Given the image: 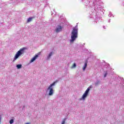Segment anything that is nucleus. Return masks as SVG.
<instances>
[{"label":"nucleus","mask_w":124,"mask_h":124,"mask_svg":"<svg viewBox=\"0 0 124 124\" xmlns=\"http://www.w3.org/2000/svg\"><path fill=\"white\" fill-rule=\"evenodd\" d=\"M77 37H78V25H77L73 29L71 32L70 42L72 43L74 42Z\"/></svg>","instance_id":"obj_1"},{"label":"nucleus","mask_w":124,"mask_h":124,"mask_svg":"<svg viewBox=\"0 0 124 124\" xmlns=\"http://www.w3.org/2000/svg\"><path fill=\"white\" fill-rule=\"evenodd\" d=\"M56 82H54L52 84H51L48 87L47 90L49 91V95H53V94L54 93V90L53 89V86H55L56 84Z\"/></svg>","instance_id":"obj_2"},{"label":"nucleus","mask_w":124,"mask_h":124,"mask_svg":"<svg viewBox=\"0 0 124 124\" xmlns=\"http://www.w3.org/2000/svg\"><path fill=\"white\" fill-rule=\"evenodd\" d=\"M24 50H25V48H20L19 50L16 52L13 62H14V61H16V60H17V59H18V58H19V57H20V56L23 54V51Z\"/></svg>","instance_id":"obj_3"},{"label":"nucleus","mask_w":124,"mask_h":124,"mask_svg":"<svg viewBox=\"0 0 124 124\" xmlns=\"http://www.w3.org/2000/svg\"><path fill=\"white\" fill-rule=\"evenodd\" d=\"M89 92H90V88H87V89L85 92V93H84V94L82 95V99L83 100H85V99H86V97L88 96Z\"/></svg>","instance_id":"obj_4"},{"label":"nucleus","mask_w":124,"mask_h":124,"mask_svg":"<svg viewBox=\"0 0 124 124\" xmlns=\"http://www.w3.org/2000/svg\"><path fill=\"white\" fill-rule=\"evenodd\" d=\"M62 31V27L61 25H58L56 29V32H60V31Z\"/></svg>","instance_id":"obj_5"},{"label":"nucleus","mask_w":124,"mask_h":124,"mask_svg":"<svg viewBox=\"0 0 124 124\" xmlns=\"http://www.w3.org/2000/svg\"><path fill=\"white\" fill-rule=\"evenodd\" d=\"M37 58H38V55H35V56L31 59L30 62H33V61L37 59Z\"/></svg>","instance_id":"obj_6"},{"label":"nucleus","mask_w":124,"mask_h":124,"mask_svg":"<svg viewBox=\"0 0 124 124\" xmlns=\"http://www.w3.org/2000/svg\"><path fill=\"white\" fill-rule=\"evenodd\" d=\"M87 65H88V62H86L84 64V66L83 67V71H85L86 70V68H87Z\"/></svg>","instance_id":"obj_7"},{"label":"nucleus","mask_w":124,"mask_h":124,"mask_svg":"<svg viewBox=\"0 0 124 124\" xmlns=\"http://www.w3.org/2000/svg\"><path fill=\"white\" fill-rule=\"evenodd\" d=\"M53 52H51L50 53V54L48 55V56L47 57V59L49 60V59H50L52 56V55H53Z\"/></svg>","instance_id":"obj_8"},{"label":"nucleus","mask_w":124,"mask_h":124,"mask_svg":"<svg viewBox=\"0 0 124 124\" xmlns=\"http://www.w3.org/2000/svg\"><path fill=\"white\" fill-rule=\"evenodd\" d=\"M16 67H17V68H18V69H19V68H21L22 67V65H21V64H17L16 65Z\"/></svg>","instance_id":"obj_9"},{"label":"nucleus","mask_w":124,"mask_h":124,"mask_svg":"<svg viewBox=\"0 0 124 124\" xmlns=\"http://www.w3.org/2000/svg\"><path fill=\"white\" fill-rule=\"evenodd\" d=\"M31 20H32V17L29 18L27 20V23H29V22H31Z\"/></svg>","instance_id":"obj_10"},{"label":"nucleus","mask_w":124,"mask_h":124,"mask_svg":"<svg viewBox=\"0 0 124 124\" xmlns=\"http://www.w3.org/2000/svg\"><path fill=\"white\" fill-rule=\"evenodd\" d=\"M75 67H76V63H74L72 66L71 68H75Z\"/></svg>","instance_id":"obj_11"},{"label":"nucleus","mask_w":124,"mask_h":124,"mask_svg":"<svg viewBox=\"0 0 124 124\" xmlns=\"http://www.w3.org/2000/svg\"><path fill=\"white\" fill-rule=\"evenodd\" d=\"M13 123H14V120L13 119H11L10 121V124H13Z\"/></svg>","instance_id":"obj_12"},{"label":"nucleus","mask_w":124,"mask_h":124,"mask_svg":"<svg viewBox=\"0 0 124 124\" xmlns=\"http://www.w3.org/2000/svg\"><path fill=\"white\" fill-rule=\"evenodd\" d=\"M65 121H66V119H64L63 121L62 122V124H65Z\"/></svg>","instance_id":"obj_13"},{"label":"nucleus","mask_w":124,"mask_h":124,"mask_svg":"<svg viewBox=\"0 0 124 124\" xmlns=\"http://www.w3.org/2000/svg\"><path fill=\"white\" fill-rule=\"evenodd\" d=\"M99 81L97 80L96 82L95 83V85H98L99 84Z\"/></svg>","instance_id":"obj_14"},{"label":"nucleus","mask_w":124,"mask_h":124,"mask_svg":"<svg viewBox=\"0 0 124 124\" xmlns=\"http://www.w3.org/2000/svg\"><path fill=\"white\" fill-rule=\"evenodd\" d=\"M107 76V73H106L105 75H104V77H106Z\"/></svg>","instance_id":"obj_15"},{"label":"nucleus","mask_w":124,"mask_h":124,"mask_svg":"<svg viewBox=\"0 0 124 124\" xmlns=\"http://www.w3.org/2000/svg\"><path fill=\"white\" fill-rule=\"evenodd\" d=\"M30 124V123H26V124Z\"/></svg>","instance_id":"obj_16"}]
</instances>
